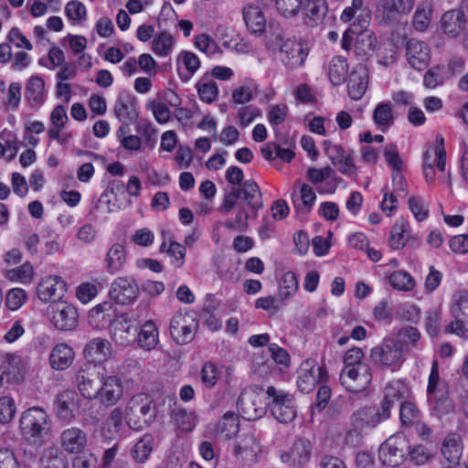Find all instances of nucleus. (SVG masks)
Here are the masks:
<instances>
[{
    "label": "nucleus",
    "mask_w": 468,
    "mask_h": 468,
    "mask_svg": "<svg viewBox=\"0 0 468 468\" xmlns=\"http://www.w3.org/2000/svg\"><path fill=\"white\" fill-rule=\"evenodd\" d=\"M422 172L428 185H434L436 179L441 184L452 186V174L446 172V151L444 138L438 134L435 142L424 153L422 156Z\"/></svg>",
    "instance_id": "f257e3e1"
},
{
    "label": "nucleus",
    "mask_w": 468,
    "mask_h": 468,
    "mask_svg": "<svg viewBox=\"0 0 468 468\" xmlns=\"http://www.w3.org/2000/svg\"><path fill=\"white\" fill-rule=\"evenodd\" d=\"M19 429L25 439L40 446L49 436L51 420L43 408L31 407L21 413Z\"/></svg>",
    "instance_id": "f03ea898"
},
{
    "label": "nucleus",
    "mask_w": 468,
    "mask_h": 468,
    "mask_svg": "<svg viewBox=\"0 0 468 468\" xmlns=\"http://www.w3.org/2000/svg\"><path fill=\"white\" fill-rule=\"evenodd\" d=\"M152 404L153 399L144 393L131 398L125 410V420L132 430L142 431L154 420L155 411Z\"/></svg>",
    "instance_id": "7ed1b4c3"
},
{
    "label": "nucleus",
    "mask_w": 468,
    "mask_h": 468,
    "mask_svg": "<svg viewBox=\"0 0 468 468\" xmlns=\"http://www.w3.org/2000/svg\"><path fill=\"white\" fill-rule=\"evenodd\" d=\"M104 373L91 362L83 363L75 373V384L80 395L89 400L96 399Z\"/></svg>",
    "instance_id": "20e7f679"
},
{
    "label": "nucleus",
    "mask_w": 468,
    "mask_h": 468,
    "mask_svg": "<svg viewBox=\"0 0 468 468\" xmlns=\"http://www.w3.org/2000/svg\"><path fill=\"white\" fill-rule=\"evenodd\" d=\"M266 394L271 401L269 402L271 413L280 423H290L297 416V406L294 398L274 387H268Z\"/></svg>",
    "instance_id": "39448f33"
},
{
    "label": "nucleus",
    "mask_w": 468,
    "mask_h": 468,
    "mask_svg": "<svg viewBox=\"0 0 468 468\" xmlns=\"http://www.w3.org/2000/svg\"><path fill=\"white\" fill-rule=\"evenodd\" d=\"M237 405L242 418L249 421L259 420L266 413L264 393L254 388L243 389Z\"/></svg>",
    "instance_id": "423d86ee"
},
{
    "label": "nucleus",
    "mask_w": 468,
    "mask_h": 468,
    "mask_svg": "<svg viewBox=\"0 0 468 468\" xmlns=\"http://www.w3.org/2000/svg\"><path fill=\"white\" fill-rule=\"evenodd\" d=\"M453 320L445 327V332L467 338L468 329V292L460 291L453 294L451 305Z\"/></svg>",
    "instance_id": "0eeeda50"
},
{
    "label": "nucleus",
    "mask_w": 468,
    "mask_h": 468,
    "mask_svg": "<svg viewBox=\"0 0 468 468\" xmlns=\"http://www.w3.org/2000/svg\"><path fill=\"white\" fill-rule=\"evenodd\" d=\"M370 356L375 364L392 370L399 368L404 361L400 344L391 338L372 348Z\"/></svg>",
    "instance_id": "6e6552de"
},
{
    "label": "nucleus",
    "mask_w": 468,
    "mask_h": 468,
    "mask_svg": "<svg viewBox=\"0 0 468 468\" xmlns=\"http://www.w3.org/2000/svg\"><path fill=\"white\" fill-rule=\"evenodd\" d=\"M197 328V320L188 312H178L170 320V335L178 345L190 343L194 339Z\"/></svg>",
    "instance_id": "1a4fd4ad"
},
{
    "label": "nucleus",
    "mask_w": 468,
    "mask_h": 468,
    "mask_svg": "<svg viewBox=\"0 0 468 468\" xmlns=\"http://www.w3.org/2000/svg\"><path fill=\"white\" fill-rule=\"evenodd\" d=\"M314 446L308 439H297L280 453L281 462L290 468H303L311 460Z\"/></svg>",
    "instance_id": "9d476101"
},
{
    "label": "nucleus",
    "mask_w": 468,
    "mask_h": 468,
    "mask_svg": "<svg viewBox=\"0 0 468 468\" xmlns=\"http://www.w3.org/2000/svg\"><path fill=\"white\" fill-rule=\"evenodd\" d=\"M297 387L303 393L311 392L327 376L325 368L319 366L314 359L303 361L297 370Z\"/></svg>",
    "instance_id": "9b49d317"
},
{
    "label": "nucleus",
    "mask_w": 468,
    "mask_h": 468,
    "mask_svg": "<svg viewBox=\"0 0 468 468\" xmlns=\"http://www.w3.org/2000/svg\"><path fill=\"white\" fill-rule=\"evenodd\" d=\"M372 381L371 368L368 365L344 367L340 373V382L350 392L365 390Z\"/></svg>",
    "instance_id": "f8f14e48"
},
{
    "label": "nucleus",
    "mask_w": 468,
    "mask_h": 468,
    "mask_svg": "<svg viewBox=\"0 0 468 468\" xmlns=\"http://www.w3.org/2000/svg\"><path fill=\"white\" fill-rule=\"evenodd\" d=\"M415 6V0H379L376 7V17L381 23L389 24L399 16L409 15Z\"/></svg>",
    "instance_id": "ddd939ff"
},
{
    "label": "nucleus",
    "mask_w": 468,
    "mask_h": 468,
    "mask_svg": "<svg viewBox=\"0 0 468 468\" xmlns=\"http://www.w3.org/2000/svg\"><path fill=\"white\" fill-rule=\"evenodd\" d=\"M391 416L381 404L379 407H363L354 412L352 416V426L356 431L374 429L383 421L388 420Z\"/></svg>",
    "instance_id": "4468645a"
},
{
    "label": "nucleus",
    "mask_w": 468,
    "mask_h": 468,
    "mask_svg": "<svg viewBox=\"0 0 468 468\" xmlns=\"http://www.w3.org/2000/svg\"><path fill=\"white\" fill-rule=\"evenodd\" d=\"M262 453V446L259 439L250 433L240 435L234 442V456L248 464L259 462Z\"/></svg>",
    "instance_id": "2eb2a0df"
},
{
    "label": "nucleus",
    "mask_w": 468,
    "mask_h": 468,
    "mask_svg": "<svg viewBox=\"0 0 468 468\" xmlns=\"http://www.w3.org/2000/svg\"><path fill=\"white\" fill-rule=\"evenodd\" d=\"M307 57L303 45L294 38H281L280 60L289 69L301 67Z\"/></svg>",
    "instance_id": "dca6fc26"
},
{
    "label": "nucleus",
    "mask_w": 468,
    "mask_h": 468,
    "mask_svg": "<svg viewBox=\"0 0 468 468\" xmlns=\"http://www.w3.org/2000/svg\"><path fill=\"white\" fill-rule=\"evenodd\" d=\"M52 324L59 331H69L77 327L79 312L68 302H58L52 307Z\"/></svg>",
    "instance_id": "f3484780"
},
{
    "label": "nucleus",
    "mask_w": 468,
    "mask_h": 468,
    "mask_svg": "<svg viewBox=\"0 0 468 468\" xmlns=\"http://www.w3.org/2000/svg\"><path fill=\"white\" fill-rule=\"evenodd\" d=\"M404 445L405 441L401 436H391L387 439L378 451L379 460L383 465L399 466L404 461Z\"/></svg>",
    "instance_id": "a211bd4d"
},
{
    "label": "nucleus",
    "mask_w": 468,
    "mask_h": 468,
    "mask_svg": "<svg viewBox=\"0 0 468 468\" xmlns=\"http://www.w3.org/2000/svg\"><path fill=\"white\" fill-rule=\"evenodd\" d=\"M412 398V392L409 383L401 379H394L387 383L383 389L381 406L391 412L396 402L406 401Z\"/></svg>",
    "instance_id": "6ab92c4d"
},
{
    "label": "nucleus",
    "mask_w": 468,
    "mask_h": 468,
    "mask_svg": "<svg viewBox=\"0 0 468 468\" xmlns=\"http://www.w3.org/2000/svg\"><path fill=\"white\" fill-rule=\"evenodd\" d=\"M138 295V285L132 277H118L112 282L110 296L120 304L131 303Z\"/></svg>",
    "instance_id": "aec40b11"
},
{
    "label": "nucleus",
    "mask_w": 468,
    "mask_h": 468,
    "mask_svg": "<svg viewBox=\"0 0 468 468\" xmlns=\"http://www.w3.org/2000/svg\"><path fill=\"white\" fill-rule=\"evenodd\" d=\"M406 57L411 68L423 70L430 63L431 50L425 42L410 38L406 43Z\"/></svg>",
    "instance_id": "412c9836"
},
{
    "label": "nucleus",
    "mask_w": 468,
    "mask_h": 468,
    "mask_svg": "<svg viewBox=\"0 0 468 468\" xmlns=\"http://www.w3.org/2000/svg\"><path fill=\"white\" fill-rule=\"evenodd\" d=\"M98 399L104 406L115 405L122 397L123 387L116 376H103L99 387Z\"/></svg>",
    "instance_id": "4be33fe9"
},
{
    "label": "nucleus",
    "mask_w": 468,
    "mask_h": 468,
    "mask_svg": "<svg viewBox=\"0 0 468 468\" xmlns=\"http://www.w3.org/2000/svg\"><path fill=\"white\" fill-rule=\"evenodd\" d=\"M136 322L122 314L114 321L112 338L116 344L127 346L136 340Z\"/></svg>",
    "instance_id": "5701e85b"
},
{
    "label": "nucleus",
    "mask_w": 468,
    "mask_h": 468,
    "mask_svg": "<svg viewBox=\"0 0 468 468\" xmlns=\"http://www.w3.org/2000/svg\"><path fill=\"white\" fill-rule=\"evenodd\" d=\"M324 147L326 154L332 164L338 167V170L352 177L356 174V167L349 154H347L340 145L332 144L329 141L324 142Z\"/></svg>",
    "instance_id": "b1692460"
},
{
    "label": "nucleus",
    "mask_w": 468,
    "mask_h": 468,
    "mask_svg": "<svg viewBox=\"0 0 468 468\" xmlns=\"http://www.w3.org/2000/svg\"><path fill=\"white\" fill-rule=\"evenodd\" d=\"M67 291L66 282L58 275L42 278L37 286V296L45 303L60 299Z\"/></svg>",
    "instance_id": "393cba45"
},
{
    "label": "nucleus",
    "mask_w": 468,
    "mask_h": 468,
    "mask_svg": "<svg viewBox=\"0 0 468 468\" xmlns=\"http://www.w3.org/2000/svg\"><path fill=\"white\" fill-rule=\"evenodd\" d=\"M368 85V70L364 64L353 68L347 79V93L354 101L360 100Z\"/></svg>",
    "instance_id": "a878e982"
},
{
    "label": "nucleus",
    "mask_w": 468,
    "mask_h": 468,
    "mask_svg": "<svg viewBox=\"0 0 468 468\" xmlns=\"http://www.w3.org/2000/svg\"><path fill=\"white\" fill-rule=\"evenodd\" d=\"M116 193H123V185L120 181H112L100 196L94 209L102 213H112L123 206L125 202H120L116 198Z\"/></svg>",
    "instance_id": "bb28decb"
},
{
    "label": "nucleus",
    "mask_w": 468,
    "mask_h": 468,
    "mask_svg": "<svg viewBox=\"0 0 468 468\" xmlns=\"http://www.w3.org/2000/svg\"><path fill=\"white\" fill-rule=\"evenodd\" d=\"M463 441L459 434H448L441 447V452L443 456L444 463H447V468H454L460 464L463 456Z\"/></svg>",
    "instance_id": "cd10ccee"
},
{
    "label": "nucleus",
    "mask_w": 468,
    "mask_h": 468,
    "mask_svg": "<svg viewBox=\"0 0 468 468\" xmlns=\"http://www.w3.org/2000/svg\"><path fill=\"white\" fill-rule=\"evenodd\" d=\"M75 359L73 347L66 343L56 344L48 356L49 366L57 371L68 369Z\"/></svg>",
    "instance_id": "c85d7f7f"
},
{
    "label": "nucleus",
    "mask_w": 468,
    "mask_h": 468,
    "mask_svg": "<svg viewBox=\"0 0 468 468\" xmlns=\"http://www.w3.org/2000/svg\"><path fill=\"white\" fill-rule=\"evenodd\" d=\"M292 198L298 212L308 213L316 200V195L311 186L300 184V180H297L293 184Z\"/></svg>",
    "instance_id": "c756f323"
},
{
    "label": "nucleus",
    "mask_w": 468,
    "mask_h": 468,
    "mask_svg": "<svg viewBox=\"0 0 468 468\" xmlns=\"http://www.w3.org/2000/svg\"><path fill=\"white\" fill-rule=\"evenodd\" d=\"M86 444L87 435L80 428H68L60 434L61 448L68 453H80L84 450Z\"/></svg>",
    "instance_id": "7c9ffc66"
},
{
    "label": "nucleus",
    "mask_w": 468,
    "mask_h": 468,
    "mask_svg": "<svg viewBox=\"0 0 468 468\" xmlns=\"http://www.w3.org/2000/svg\"><path fill=\"white\" fill-rule=\"evenodd\" d=\"M83 353L88 359L87 362L97 365V363H102L110 358L112 345L108 340L97 337L86 345Z\"/></svg>",
    "instance_id": "2f4dec72"
},
{
    "label": "nucleus",
    "mask_w": 468,
    "mask_h": 468,
    "mask_svg": "<svg viewBox=\"0 0 468 468\" xmlns=\"http://www.w3.org/2000/svg\"><path fill=\"white\" fill-rule=\"evenodd\" d=\"M303 23L314 27L322 23L327 13L326 0H304L303 2Z\"/></svg>",
    "instance_id": "473e14b6"
},
{
    "label": "nucleus",
    "mask_w": 468,
    "mask_h": 468,
    "mask_svg": "<svg viewBox=\"0 0 468 468\" xmlns=\"http://www.w3.org/2000/svg\"><path fill=\"white\" fill-rule=\"evenodd\" d=\"M378 40L370 29H364L357 34L354 40V53L360 60H367L375 51Z\"/></svg>",
    "instance_id": "72a5a7b5"
},
{
    "label": "nucleus",
    "mask_w": 468,
    "mask_h": 468,
    "mask_svg": "<svg viewBox=\"0 0 468 468\" xmlns=\"http://www.w3.org/2000/svg\"><path fill=\"white\" fill-rule=\"evenodd\" d=\"M466 18L462 10H450L445 12L441 19V27L451 37L460 35L465 28Z\"/></svg>",
    "instance_id": "f704fd0d"
},
{
    "label": "nucleus",
    "mask_w": 468,
    "mask_h": 468,
    "mask_svg": "<svg viewBox=\"0 0 468 468\" xmlns=\"http://www.w3.org/2000/svg\"><path fill=\"white\" fill-rule=\"evenodd\" d=\"M77 408V394L73 390H64L56 399L57 416L63 420L70 421Z\"/></svg>",
    "instance_id": "c9c22d12"
},
{
    "label": "nucleus",
    "mask_w": 468,
    "mask_h": 468,
    "mask_svg": "<svg viewBox=\"0 0 468 468\" xmlns=\"http://www.w3.org/2000/svg\"><path fill=\"white\" fill-rule=\"evenodd\" d=\"M246 26L253 34H261L266 27L265 16L259 5L247 4L242 9Z\"/></svg>",
    "instance_id": "e433bc0d"
},
{
    "label": "nucleus",
    "mask_w": 468,
    "mask_h": 468,
    "mask_svg": "<svg viewBox=\"0 0 468 468\" xmlns=\"http://www.w3.org/2000/svg\"><path fill=\"white\" fill-rule=\"evenodd\" d=\"M240 201H244L256 217L257 211L262 207L261 193L258 185L252 180H247L238 187Z\"/></svg>",
    "instance_id": "4c0bfd02"
},
{
    "label": "nucleus",
    "mask_w": 468,
    "mask_h": 468,
    "mask_svg": "<svg viewBox=\"0 0 468 468\" xmlns=\"http://www.w3.org/2000/svg\"><path fill=\"white\" fill-rule=\"evenodd\" d=\"M199 67L200 60L195 53L183 50L178 54L177 70L183 81H188Z\"/></svg>",
    "instance_id": "58836bf2"
},
{
    "label": "nucleus",
    "mask_w": 468,
    "mask_h": 468,
    "mask_svg": "<svg viewBox=\"0 0 468 468\" xmlns=\"http://www.w3.org/2000/svg\"><path fill=\"white\" fill-rule=\"evenodd\" d=\"M47 96L44 80L38 76H31L25 89V97L32 106L41 105Z\"/></svg>",
    "instance_id": "ea45409f"
},
{
    "label": "nucleus",
    "mask_w": 468,
    "mask_h": 468,
    "mask_svg": "<svg viewBox=\"0 0 468 468\" xmlns=\"http://www.w3.org/2000/svg\"><path fill=\"white\" fill-rule=\"evenodd\" d=\"M114 114L123 124H130L136 118L134 100L128 95H120L114 104Z\"/></svg>",
    "instance_id": "a19ab883"
},
{
    "label": "nucleus",
    "mask_w": 468,
    "mask_h": 468,
    "mask_svg": "<svg viewBox=\"0 0 468 468\" xmlns=\"http://www.w3.org/2000/svg\"><path fill=\"white\" fill-rule=\"evenodd\" d=\"M112 304L109 302H103L96 305L89 312V324L94 328H105L112 321Z\"/></svg>",
    "instance_id": "79ce46f5"
},
{
    "label": "nucleus",
    "mask_w": 468,
    "mask_h": 468,
    "mask_svg": "<svg viewBox=\"0 0 468 468\" xmlns=\"http://www.w3.org/2000/svg\"><path fill=\"white\" fill-rule=\"evenodd\" d=\"M136 340L141 348L153 350L159 342V331L156 324L152 320L146 321L140 331H136Z\"/></svg>",
    "instance_id": "37998d69"
},
{
    "label": "nucleus",
    "mask_w": 468,
    "mask_h": 468,
    "mask_svg": "<svg viewBox=\"0 0 468 468\" xmlns=\"http://www.w3.org/2000/svg\"><path fill=\"white\" fill-rule=\"evenodd\" d=\"M29 369V361L18 355H12L7 361V367L3 372L7 379L16 383L21 382Z\"/></svg>",
    "instance_id": "c03bdc74"
},
{
    "label": "nucleus",
    "mask_w": 468,
    "mask_h": 468,
    "mask_svg": "<svg viewBox=\"0 0 468 468\" xmlns=\"http://www.w3.org/2000/svg\"><path fill=\"white\" fill-rule=\"evenodd\" d=\"M239 429V417L232 411L226 412L221 420L215 425L214 433L223 439L229 440L236 435Z\"/></svg>",
    "instance_id": "a18cd8bd"
},
{
    "label": "nucleus",
    "mask_w": 468,
    "mask_h": 468,
    "mask_svg": "<svg viewBox=\"0 0 468 468\" xmlns=\"http://www.w3.org/2000/svg\"><path fill=\"white\" fill-rule=\"evenodd\" d=\"M126 263L125 249L122 244H113L106 253L105 267L109 273L121 271Z\"/></svg>",
    "instance_id": "49530a36"
},
{
    "label": "nucleus",
    "mask_w": 468,
    "mask_h": 468,
    "mask_svg": "<svg viewBox=\"0 0 468 468\" xmlns=\"http://www.w3.org/2000/svg\"><path fill=\"white\" fill-rule=\"evenodd\" d=\"M348 64L346 58L335 56L331 58L328 65V78L334 86H339L346 80Z\"/></svg>",
    "instance_id": "de8ad7c7"
},
{
    "label": "nucleus",
    "mask_w": 468,
    "mask_h": 468,
    "mask_svg": "<svg viewBox=\"0 0 468 468\" xmlns=\"http://www.w3.org/2000/svg\"><path fill=\"white\" fill-rule=\"evenodd\" d=\"M196 90L200 100L206 103L214 102L218 97L217 82L208 75H204L196 83Z\"/></svg>",
    "instance_id": "09e8293b"
},
{
    "label": "nucleus",
    "mask_w": 468,
    "mask_h": 468,
    "mask_svg": "<svg viewBox=\"0 0 468 468\" xmlns=\"http://www.w3.org/2000/svg\"><path fill=\"white\" fill-rule=\"evenodd\" d=\"M175 43V37L170 33L164 30L154 36L151 48L156 56L165 58L172 53Z\"/></svg>",
    "instance_id": "8fccbe9b"
},
{
    "label": "nucleus",
    "mask_w": 468,
    "mask_h": 468,
    "mask_svg": "<svg viewBox=\"0 0 468 468\" xmlns=\"http://www.w3.org/2000/svg\"><path fill=\"white\" fill-rule=\"evenodd\" d=\"M432 13L433 6L430 1L420 3L412 18L414 28L420 32H424L431 24Z\"/></svg>",
    "instance_id": "3c124183"
},
{
    "label": "nucleus",
    "mask_w": 468,
    "mask_h": 468,
    "mask_svg": "<svg viewBox=\"0 0 468 468\" xmlns=\"http://www.w3.org/2000/svg\"><path fill=\"white\" fill-rule=\"evenodd\" d=\"M373 120L380 131L386 132L394 123L391 105L388 102L378 103L374 110Z\"/></svg>",
    "instance_id": "603ef678"
},
{
    "label": "nucleus",
    "mask_w": 468,
    "mask_h": 468,
    "mask_svg": "<svg viewBox=\"0 0 468 468\" xmlns=\"http://www.w3.org/2000/svg\"><path fill=\"white\" fill-rule=\"evenodd\" d=\"M173 418L176 427L183 432L192 431L197 424V414L185 409L175 410Z\"/></svg>",
    "instance_id": "864d4df0"
},
{
    "label": "nucleus",
    "mask_w": 468,
    "mask_h": 468,
    "mask_svg": "<svg viewBox=\"0 0 468 468\" xmlns=\"http://www.w3.org/2000/svg\"><path fill=\"white\" fill-rule=\"evenodd\" d=\"M298 290V281L292 271H286L279 282V298L286 301L292 298Z\"/></svg>",
    "instance_id": "5fc2aeb1"
},
{
    "label": "nucleus",
    "mask_w": 468,
    "mask_h": 468,
    "mask_svg": "<svg viewBox=\"0 0 468 468\" xmlns=\"http://www.w3.org/2000/svg\"><path fill=\"white\" fill-rule=\"evenodd\" d=\"M399 418L403 427L413 426L420 421V410L412 398L401 402Z\"/></svg>",
    "instance_id": "6e6d98bb"
},
{
    "label": "nucleus",
    "mask_w": 468,
    "mask_h": 468,
    "mask_svg": "<svg viewBox=\"0 0 468 468\" xmlns=\"http://www.w3.org/2000/svg\"><path fill=\"white\" fill-rule=\"evenodd\" d=\"M5 277L14 282L30 283L34 277V269L29 262H25L17 268L5 271Z\"/></svg>",
    "instance_id": "4d7b16f0"
},
{
    "label": "nucleus",
    "mask_w": 468,
    "mask_h": 468,
    "mask_svg": "<svg viewBox=\"0 0 468 468\" xmlns=\"http://www.w3.org/2000/svg\"><path fill=\"white\" fill-rule=\"evenodd\" d=\"M450 78L448 71L441 66L431 67L423 77V85L428 89H435L442 85Z\"/></svg>",
    "instance_id": "13d9d810"
},
{
    "label": "nucleus",
    "mask_w": 468,
    "mask_h": 468,
    "mask_svg": "<svg viewBox=\"0 0 468 468\" xmlns=\"http://www.w3.org/2000/svg\"><path fill=\"white\" fill-rule=\"evenodd\" d=\"M391 286L399 291L410 292L416 285L413 277L406 271H396L389 275Z\"/></svg>",
    "instance_id": "bf43d9fd"
},
{
    "label": "nucleus",
    "mask_w": 468,
    "mask_h": 468,
    "mask_svg": "<svg viewBox=\"0 0 468 468\" xmlns=\"http://www.w3.org/2000/svg\"><path fill=\"white\" fill-rule=\"evenodd\" d=\"M153 444H154V440H153L152 435H150V434L144 435L135 443V445L132 451L133 459L137 463H144L148 459V457L153 450Z\"/></svg>",
    "instance_id": "052dcab7"
},
{
    "label": "nucleus",
    "mask_w": 468,
    "mask_h": 468,
    "mask_svg": "<svg viewBox=\"0 0 468 468\" xmlns=\"http://www.w3.org/2000/svg\"><path fill=\"white\" fill-rule=\"evenodd\" d=\"M409 224L403 218L398 220L392 228L389 243L392 249L399 250L406 244L405 233Z\"/></svg>",
    "instance_id": "680f3d73"
},
{
    "label": "nucleus",
    "mask_w": 468,
    "mask_h": 468,
    "mask_svg": "<svg viewBox=\"0 0 468 468\" xmlns=\"http://www.w3.org/2000/svg\"><path fill=\"white\" fill-rule=\"evenodd\" d=\"M432 457L433 455L430 449L421 444L414 445L410 448L409 459L414 465H425L432 459Z\"/></svg>",
    "instance_id": "e2e57ef3"
},
{
    "label": "nucleus",
    "mask_w": 468,
    "mask_h": 468,
    "mask_svg": "<svg viewBox=\"0 0 468 468\" xmlns=\"http://www.w3.org/2000/svg\"><path fill=\"white\" fill-rule=\"evenodd\" d=\"M441 312L439 308H433L426 313L425 329L428 335L435 337L441 330Z\"/></svg>",
    "instance_id": "0e129e2a"
},
{
    "label": "nucleus",
    "mask_w": 468,
    "mask_h": 468,
    "mask_svg": "<svg viewBox=\"0 0 468 468\" xmlns=\"http://www.w3.org/2000/svg\"><path fill=\"white\" fill-rule=\"evenodd\" d=\"M278 13L284 17H293L303 7V0H275Z\"/></svg>",
    "instance_id": "69168bd1"
},
{
    "label": "nucleus",
    "mask_w": 468,
    "mask_h": 468,
    "mask_svg": "<svg viewBox=\"0 0 468 468\" xmlns=\"http://www.w3.org/2000/svg\"><path fill=\"white\" fill-rule=\"evenodd\" d=\"M65 15L69 20L80 23L86 19L87 10L85 5L78 1H69L65 6Z\"/></svg>",
    "instance_id": "338daca9"
},
{
    "label": "nucleus",
    "mask_w": 468,
    "mask_h": 468,
    "mask_svg": "<svg viewBox=\"0 0 468 468\" xmlns=\"http://www.w3.org/2000/svg\"><path fill=\"white\" fill-rule=\"evenodd\" d=\"M220 371L218 367L213 363H206L200 372L202 384L207 388H212L217 384L219 378Z\"/></svg>",
    "instance_id": "774afa93"
}]
</instances>
